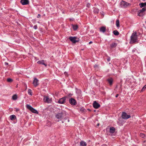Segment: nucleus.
Listing matches in <instances>:
<instances>
[{
    "mask_svg": "<svg viewBox=\"0 0 146 146\" xmlns=\"http://www.w3.org/2000/svg\"><path fill=\"white\" fill-rule=\"evenodd\" d=\"M107 80L110 85H111L112 84L113 80V79L111 78H110L108 79H107Z\"/></svg>",
    "mask_w": 146,
    "mask_h": 146,
    "instance_id": "18",
    "label": "nucleus"
},
{
    "mask_svg": "<svg viewBox=\"0 0 146 146\" xmlns=\"http://www.w3.org/2000/svg\"><path fill=\"white\" fill-rule=\"evenodd\" d=\"M122 118L124 119H128L131 117L130 115H127V113L125 112H123L121 115Z\"/></svg>",
    "mask_w": 146,
    "mask_h": 146,
    "instance_id": "9",
    "label": "nucleus"
},
{
    "mask_svg": "<svg viewBox=\"0 0 146 146\" xmlns=\"http://www.w3.org/2000/svg\"><path fill=\"white\" fill-rule=\"evenodd\" d=\"M64 74L65 75H66V74H67V73L66 72H64Z\"/></svg>",
    "mask_w": 146,
    "mask_h": 146,
    "instance_id": "37",
    "label": "nucleus"
},
{
    "mask_svg": "<svg viewBox=\"0 0 146 146\" xmlns=\"http://www.w3.org/2000/svg\"><path fill=\"white\" fill-rule=\"evenodd\" d=\"M66 115V112L64 111H62L56 115V117L58 119H61Z\"/></svg>",
    "mask_w": 146,
    "mask_h": 146,
    "instance_id": "2",
    "label": "nucleus"
},
{
    "mask_svg": "<svg viewBox=\"0 0 146 146\" xmlns=\"http://www.w3.org/2000/svg\"><path fill=\"white\" fill-rule=\"evenodd\" d=\"M100 31L104 33L106 31V28L104 27H102L100 29Z\"/></svg>",
    "mask_w": 146,
    "mask_h": 146,
    "instance_id": "17",
    "label": "nucleus"
},
{
    "mask_svg": "<svg viewBox=\"0 0 146 146\" xmlns=\"http://www.w3.org/2000/svg\"><path fill=\"white\" fill-rule=\"evenodd\" d=\"M139 5L140 6V7L142 8L143 7H144L146 5V3H140L139 4Z\"/></svg>",
    "mask_w": 146,
    "mask_h": 146,
    "instance_id": "21",
    "label": "nucleus"
},
{
    "mask_svg": "<svg viewBox=\"0 0 146 146\" xmlns=\"http://www.w3.org/2000/svg\"><path fill=\"white\" fill-rule=\"evenodd\" d=\"M80 146H86L87 143L83 141H82L80 143Z\"/></svg>",
    "mask_w": 146,
    "mask_h": 146,
    "instance_id": "15",
    "label": "nucleus"
},
{
    "mask_svg": "<svg viewBox=\"0 0 146 146\" xmlns=\"http://www.w3.org/2000/svg\"><path fill=\"white\" fill-rule=\"evenodd\" d=\"M45 61L43 60H42L40 61H38L37 62V63L39 64H45Z\"/></svg>",
    "mask_w": 146,
    "mask_h": 146,
    "instance_id": "25",
    "label": "nucleus"
},
{
    "mask_svg": "<svg viewBox=\"0 0 146 146\" xmlns=\"http://www.w3.org/2000/svg\"><path fill=\"white\" fill-rule=\"evenodd\" d=\"M90 5V4L89 3H88L87 5V6L88 7H89Z\"/></svg>",
    "mask_w": 146,
    "mask_h": 146,
    "instance_id": "32",
    "label": "nucleus"
},
{
    "mask_svg": "<svg viewBox=\"0 0 146 146\" xmlns=\"http://www.w3.org/2000/svg\"><path fill=\"white\" fill-rule=\"evenodd\" d=\"M146 8L145 7L143 8L141 10L138 11L137 15L140 17H142L145 15V11Z\"/></svg>",
    "mask_w": 146,
    "mask_h": 146,
    "instance_id": "3",
    "label": "nucleus"
},
{
    "mask_svg": "<svg viewBox=\"0 0 146 146\" xmlns=\"http://www.w3.org/2000/svg\"><path fill=\"white\" fill-rule=\"evenodd\" d=\"M69 103L72 106H75L77 104L76 100L73 98H71L69 99Z\"/></svg>",
    "mask_w": 146,
    "mask_h": 146,
    "instance_id": "6",
    "label": "nucleus"
},
{
    "mask_svg": "<svg viewBox=\"0 0 146 146\" xmlns=\"http://www.w3.org/2000/svg\"><path fill=\"white\" fill-rule=\"evenodd\" d=\"M93 107L95 109H98L100 106V105L96 101H94L93 104Z\"/></svg>",
    "mask_w": 146,
    "mask_h": 146,
    "instance_id": "12",
    "label": "nucleus"
},
{
    "mask_svg": "<svg viewBox=\"0 0 146 146\" xmlns=\"http://www.w3.org/2000/svg\"><path fill=\"white\" fill-rule=\"evenodd\" d=\"M113 33L116 36L118 35L119 34L117 30L114 31H113Z\"/></svg>",
    "mask_w": 146,
    "mask_h": 146,
    "instance_id": "23",
    "label": "nucleus"
},
{
    "mask_svg": "<svg viewBox=\"0 0 146 146\" xmlns=\"http://www.w3.org/2000/svg\"><path fill=\"white\" fill-rule=\"evenodd\" d=\"M18 110H17V111H18Z\"/></svg>",
    "mask_w": 146,
    "mask_h": 146,
    "instance_id": "41",
    "label": "nucleus"
},
{
    "mask_svg": "<svg viewBox=\"0 0 146 146\" xmlns=\"http://www.w3.org/2000/svg\"><path fill=\"white\" fill-rule=\"evenodd\" d=\"M38 80L36 78H34L33 82V84L35 87H36L39 85Z\"/></svg>",
    "mask_w": 146,
    "mask_h": 146,
    "instance_id": "11",
    "label": "nucleus"
},
{
    "mask_svg": "<svg viewBox=\"0 0 146 146\" xmlns=\"http://www.w3.org/2000/svg\"><path fill=\"white\" fill-rule=\"evenodd\" d=\"M120 5L121 7L125 8L128 6H129L131 5V4L128 3L125 1H122L120 3Z\"/></svg>",
    "mask_w": 146,
    "mask_h": 146,
    "instance_id": "4",
    "label": "nucleus"
},
{
    "mask_svg": "<svg viewBox=\"0 0 146 146\" xmlns=\"http://www.w3.org/2000/svg\"><path fill=\"white\" fill-rule=\"evenodd\" d=\"M43 100L45 102H46L47 103H50L52 101L51 98H49L48 96H44Z\"/></svg>",
    "mask_w": 146,
    "mask_h": 146,
    "instance_id": "7",
    "label": "nucleus"
},
{
    "mask_svg": "<svg viewBox=\"0 0 146 146\" xmlns=\"http://www.w3.org/2000/svg\"><path fill=\"white\" fill-rule=\"evenodd\" d=\"M94 12L95 13L98 14L99 12V10L97 8H95L94 10Z\"/></svg>",
    "mask_w": 146,
    "mask_h": 146,
    "instance_id": "22",
    "label": "nucleus"
},
{
    "mask_svg": "<svg viewBox=\"0 0 146 146\" xmlns=\"http://www.w3.org/2000/svg\"><path fill=\"white\" fill-rule=\"evenodd\" d=\"M13 81V79L10 78H7V81L9 82H11Z\"/></svg>",
    "mask_w": 146,
    "mask_h": 146,
    "instance_id": "29",
    "label": "nucleus"
},
{
    "mask_svg": "<svg viewBox=\"0 0 146 146\" xmlns=\"http://www.w3.org/2000/svg\"><path fill=\"white\" fill-rule=\"evenodd\" d=\"M118 96H119L118 94H117L116 95V96H115V97H116V98H117V97H118Z\"/></svg>",
    "mask_w": 146,
    "mask_h": 146,
    "instance_id": "34",
    "label": "nucleus"
},
{
    "mask_svg": "<svg viewBox=\"0 0 146 146\" xmlns=\"http://www.w3.org/2000/svg\"><path fill=\"white\" fill-rule=\"evenodd\" d=\"M67 98V96H64L62 98H61L58 101L57 103L59 104H64L66 102V99Z\"/></svg>",
    "mask_w": 146,
    "mask_h": 146,
    "instance_id": "8",
    "label": "nucleus"
},
{
    "mask_svg": "<svg viewBox=\"0 0 146 146\" xmlns=\"http://www.w3.org/2000/svg\"><path fill=\"white\" fill-rule=\"evenodd\" d=\"M17 98V96L16 95H14L12 96V99L14 100H16Z\"/></svg>",
    "mask_w": 146,
    "mask_h": 146,
    "instance_id": "27",
    "label": "nucleus"
},
{
    "mask_svg": "<svg viewBox=\"0 0 146 146\" xmlns=\"http://www.w3.org/2000/svg\"><path fill=\"white\" fill-rule=\"evenodd\" d=\"M92 41H90L89 42V44H92Z\"/></svg>",
    "mask_w": 146,
    "mask_h": 146,
    "instance_id": "35",
    "label": "nucleus"
},
{
    "mask_svg": "<svg viewBox=\"0 0 146 146\" xmlns=\"http://www.w3.org/2000/svg\"><path fill=\"white\" fill-rule=\"evenodd\" d=\"M40 14H38L37 16V17L38 18H40Z\"/></svg>",
    "mask_w": 146,
    "mask_h": 146,
    "instance_id": "33",
    "label": "nucleus"
},
{
    "mask_svg": "<svg viewBox=\"0 0 146 146\" xmlns=\"http://www.w3.org/2000/svg\"><path fill=\"white\" fill-rule=\"evenodd\" d=\"M5 64H8V63H5Z\"/></svg>",
    "mask_w": 146,
    "mask_h": 146,
    "instance_id": "39",
    "label": "nucleus"
},
{
    "mask_svg": "<svg viewBox=\"0 0 146 146\" xmlns=\"http://www.w3.org/2000/svg\"><path fill=\"white\" fill-rule=\"evenodd\" d=\"M137 32H136L133 33L131 37L130 44H133L136 42L137 41Z\"/></svg>",
    "mask_w": 146,
    "mask_h": 146,
    "instance_id": "1",
    "label": "nucleus"
},
{
    "mask_svg": "<svg viewBox=\"0 0 146 146\" xmlns=\"http://www.w3.org/2000/svg\"><path fill=\"white\" fill-rule=\"evenodd\" d=\"M115 132V128L113 127H110V132L111 133H113Z\"/></svg>",
    "mask_w": 146,
    "mask_h": 146,
    "instance_id": "14",
    "label": "nucleus"
},
{
    "mask_svg": "<svg viewBox=\"0 0 146 146\" xmlns=\"http://www.w3.org/2000/svg\"><path fill=\"white\" fill-rule=\"evenodd\" d=\"M28 94L29 95H30L31 96L32 95V90L31 89H29L28 90Z\"/></svg>",
    "mask_w": 146,
    "mask_h": 146,
    "instance_id": "28",
    "label": "nucleus"
},
{
    "mask_svg": "<svg viewBox=\"0 0 146 146\" xmlns=\"http://www.w3.org/2000/svg\"><path fill=\"white\" fill-rule=\"evenodd\" d=\"M72 28L74 30L76 31L77 30L78 28V26L77 25H72Z\"/></svg>",
    "mask_w": 146,
    "mask_h": 146,
    "instance_id": "20",
    "label": "nucleus"
},
{
    "mask_svg": "<svg viewBox=\"0 0 146 146\" xmlns=\"http://www.w3.org/2000/svg\"><path fill=\"white\" fill-rule=\"evenodd\" d=\"M35 29H36L37 28V25H35L34 26V27H33Z\"/></svg>",
    "mask_w": 146,
    "mask_h": 146,
    "instance_id": "31",
    "label": "nucleus"
},
{
    "mask_svg": "<svg viewBox=\"0 0 146 146\" xmlns=\"http://www.w3.org/2000/svg\"><path fill=\"white\" fill-rule=\"evenodd\" d=\"M26 107L27 109L30 110L32 112L36 114L38 113V111L30 105L28 104L27 105Z\"/></svg>",
    "mask_w": 146,
    "mask_h": 146,
    "instance_id": "5",
    "label": "nucleus"
},
{
    "mask_svg": "<svg viewBox=\"0 0 146 146\" xmlns=\"http://www.w3.org/2000/svg\"><path fill=\"white\" fill-rule=\"evenodd\" d=\"M44 65L45 66H47V64H44Z\"/></svg>",
    "mask_w": 146,
    "mask_h": 146,
    "instance_id": "38",
    "label": "nucleus"
},
{
    "mask_svg": "<svg viewBox=\"0 0 146 146\" xmlns=\"http://www.w3.org/2000/svg\"><path fill=\"white\" fill-rule=\"evenodd\" d=\"M110 60V58H108V59H107V60L108 61H109Z\"/></svg>",
    "mask_w": 146,
    "mask_h": 146,
    "instance_id": "36",
    "label": "nucleus"
},
{
    "mask_svg": "<svg viewBox=\"0 0 146 146\" xmlns=\"http://www.w3.org/2000/svg\"><path fill=\"white\" fill-rule=\"evenodd\" d=\"M69 39L70 40V41L72 42L73 43H75L76 42H78V40H77V37H70Z\"/></svg>",
    "mask_w": 146,
    "mask_h": 146,
    "instance_id": "10",
    "label": "nucleus"
},
{
    "mask_svg": "<svg viewBox=\"0 0 146 146\" xmlns=\"http://www.w3.org/2000/svg\"><path fill=\"white\" fill-rule=\"evenodd\" d=\"M117 46V44L115 42H113L112 44H110V48H114L115 47Z\"/></svg>",
    "mask_w": 146,
    "mask_h": 146,
    "instance_id": "16",
    "label": "nucleus"
},
{
    "mask_svg": "<svg viewBox=\"0 0 146 146\" xmlns=\"http://www.w3.org/2000/svg\"><path fill=\"white\" fill-rule=\"evenodd\" d=\"M21 3L23 5H26L29 3V1L27 0H21Z\"/></svg>",
    "mask_w": 146,
    "mask_h": 146,
    "instance_id": "13",
    "label": "nucleus"
},
{
    "mask_svg": "<svg viewBox=\"0 0 146 146\" xmlns=\"http://www.w3.org/2000/svg\"><path fill=\"white\" fill-rule=\"evenodd\" d=\"M94 111H95H95H96V110H94Z\"/></svg>",
    "mask_w": 146,
    "mask_h": 146,
    "instance_id": "40",
    "label": "nucleus"
},
{
    "mask_svg": "<svg viewBox=\"0 0 146 146\" xmlns=\"http://www.w3.org/2000/svg\"><path fill=\"white\" fill-rule=\"evenodd\" d=\"M116 26L117 27H119V20H117L116 22Z\"/></svg>",
    "mask_w": 146,
    "mask_h": 146,
    "instance_id": "24",
    "label": "nucleus"
},
{
    "mask_svg": "<svg viewBox=\"0 0 146 146\" xmlns=\"http://www.w3.org/2000/svg\"><path fill=\"white\" fill-rule=\"evenodd\" d=\"M146 89V85H145L143 87L141 90V92H143V91L145 90Z\"/></svg>",
    "mask_w": 146,
    "mask_h": 146,
    "instance_id": "30",
    "label": "nucleus"
},
{
    "mask_svg": "<svg viewBox=\"0 0 146 146\" xmlns=\"http://www.w3.org/2000/svg\"><path fill=\"white\" fill-rule=\"evenodd\" d=\"M140 136L141 137L143 138H145L146 137L145 135L142 133H141L140 134Z\"/></svg>",
    "mask_w": 146,
    "mask_h": 146,
    "instance_id": "26",
    "label": "nucleus"
},
{
    "mask_svg": "<svg viewBox=\"0 0 146 146\" xmlns=\"http://www.w3.org/2000/svg\"><path fill=\"white\" fill-rule=\"evenodd\" d=\"M10 119L11 120H13L16 119V116L15 115H11L10 117Z\"/></svg>",
    "mask_w": 146,
    "mask_h": 146,
    "instance_id": "19",
    "label": "nucleus"
}]
</instances>
